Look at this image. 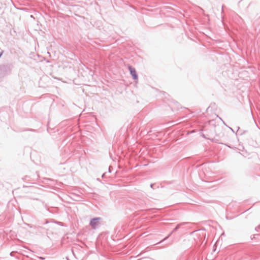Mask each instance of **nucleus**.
<instances>
[{"instance_id":"f257e3e1","label":"nucleus","mask_w":260,"mask_h":260,"mask_svg":"<svg viewBox=\"0 0 260 260\" xmlns=\"http://www.w3.org/2000/svg\"><path fill=\"white\" fill-rule=\"evenodd\" d=\"M102 220L101 217H95L91 219L89 225L92 229L95 230L97 229L98 225L100 224V222Z\"/></svg>"},{"instance_id":"f03ea898","label":"nucleus","mask_w":260,"mask_h":260,"mask_svg":"<svg viewBox=\"0 0 260 260\" xmlns=\"http://www.w3.org/2000/svg\"><path fill=\"white\" fill-rule=\"evenodd\" d=\"M12 68V66L11 64H4L0 68L1 71L5 72L6 73H10Z\"/></svg>"},{"instance_id":"7ed1b4c3","label":"nucleus","mask_w":260,"mask_h":260,"mask_svg":"<svg viewBox=\"0 0 260 260\" xmlns=\"http://www.w3.org/2000/svg\"><path fill=\"white\" fill-rule=\"evenodd\" d=\"M128 69L130 72V74L132 76L134 80H137L138 79V76L136 69L131 66L128 67Z\"/></svg>"},{"instance_id":"20e7f679","label":"nucleus","mask_w":260,"mask_h":260,"mask_svg":"<svg viewBox=\"0 0 260 260\" xmlns=\"http://www.w3.org/2000/svg\"><path fill=\"white\" fill-rule=\"evenodd\" d=\"M112 167L111 166H110L109 167V172L108 173H110L112 172Z\"/></svg>"},{"instance_id":"39448f33","label":"nucleus","mask_w":260,"mask_h":260,"mask_svg":"<svg viewBox=\"0 0 260 260\" xmlns=\"http://www.w3.org/2000/svg\"><path fill=\"white\" fill-rule=\"evenodd\" d=\"M106 174H107V172L103 173L102 175V177L104 178L105 176H106Z\"/></svg>"},{"instance_id":"423d86ee","label":"nucleus","mask_w":260,"mask_h":260,"mask_svg":"<svg viewBox=\"0 0 260 260\" xmlns=\"http://www.w3.org/2000/svg\"><path fill=\"white\" fill-rule=\"evenodd\" d=\"M219 119L223 122V123H224V124L226 125L224 121L220 118V117H219Z\"/></svg>"},{"instance_id":"0eeeda50","label":"nucleus","mask_w":260,"mask_h":260,"mask_svg":"<svg viewBox=\"0 0 260 260\" xmlns=\"http://www.w3.org/2000/svg\"><path fill=\"white\" fill-rule=\"evenodd\" d=\"M109 155H110V157L112 158V159L114 160L113 158H112V154L111 153H110Z\"/></svg>"},{"instance_id":"6e6552de","label":"nucleus","mask_w":260,"mask_h":260,"mask_svg":"<svg viewBox=\"0 0 260 260\" xmlns=\"http://www.w3.org/2000/svg\"><path fill=\"white\" fill-rule=\"evenodd\" d=\"M3 51L0 52V57L2 56V55H3Z\"/></svg>"},{"instance_id":"1a4fd4ad","label":"nucleus","mask_w":260,"mask_h":260,"mask_svg":"<svg viewBox=\"0 0 260 260\" xmlns=\"http://www.w3.org/2000/svg\"><path fill=\"white\" fill-rule=\"evenodd\" d=\"M230 128V129L233 132V133H235L234 131L233 130V128H232L231 127H229Z\"/></svg>"},{"instance_id":"9d476101","label":"nucleus","mask_w":260,"mask_h":260,"mask_svg":"<svg viewBox=\"0 0 260 260\" xmlns=\"http://www.w3.org/2000/svg\"><path fill=\"white\" fill-rule=\"evenodd\" d=\"M178 227H179V225H177V226L176 227V228L175 229V230H177V229H178Z\"/></svg>"},{"instance_id":"9b49d317","label":"nucleus","mask_w":260,"mask_h":260,"mask_svg":"<svg viewBox=\"0 0 260 260\" xmlns=\"http://www.w3.org/2000/svg\"><path fill=\"white\" fill-rule=\"evenodd\" d=\"M245 132V131H244V132H243V133H241V134H240V135H242V134H243V133H244Z\"/></svg>"},{"instance_id":"f8f14e48","label":"nucleus","mask_w":260,"mask_h":260,"mask_svg":"<svg viewBox=\"0 0 260 260\" xmlns=\"http://www.w3.org/2000/svg\"><path fill=\"white\" fill-rule=\"evenodd\" d=\"M239 129H240V127H238V130H239Z\"/></svg>"},{"instance_id":"ddd939ff","label":"nucleus","mask_w":260,"mask_h":260,"mask_svg":"<svg viewBox=\"0 0 260 260\" xmlns=\"http://www.w3.org/2000/svg\"><path fill=\"white\" fill-rule=\"evenodd\" d=\"M44 179H48V178H44Z\"/></svg>"}]
</instances>
